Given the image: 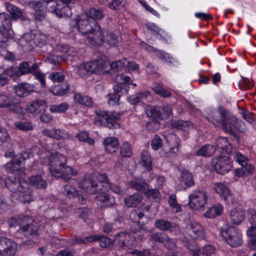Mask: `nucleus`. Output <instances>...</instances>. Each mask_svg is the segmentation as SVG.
I'll use <instances>...</instances> for the list:
<instances>
[{"mask_svg": "<svg viewBox=\"0 0 256 256\" xmlns=\"http://www.w3.org/2000/svg\"><path fill=\"white\" fill-rule=\"evenodd\" d=\"M104 16L102 10L94 8H90L87 12L78 16L72 21L71 24H75L77 30L87 38H98L97 42L100 44L104 40L101 36V29L96 20H100Z\"/></svg>", "mask_w": 256, "mask_h": 256, "instance_id": "1", "label": "nucleus"}, {"mask_svg": "<svg viewBox=\"0 0 256 256\" xmlns=\"http://www.w3.org/2000/svg\"><path fill=\"white\" fill-rule=\"evenodd\" d=\"M207 118L216 126H221L226 132L233 134L238 130L237 118L222 108L208 114Z\"/></svg>", "mask_w": 256, "mask_h": 256, "instance_id": "2", "label": "nucleus"}, {"mask_svg": "<svg viewBox=\"0 0 256 256\" xmlns=\"http://www.w3.org/2000/svg\"><path fill=\"white\" fill-rule=\"evenodd\" d=\"M97 115L94 118V124L98 126H106L110 128H116L120 126L117 120L120 118V114L116 112H106L96 110Z\"/></svg>", "mask_w": 256, "mask_h": 256, "instance_id": "3", "label": "nucleus"}, {"mask_svg": "<svg viewBox=\"0 0 256 256\" xmlns=\"http://www.w3.org/2000/svg\"><path fill=\"white\" fill-rule=\"evenodd\" d=\"M49 170L52 174L58 178H61L65 181L71 178L70 176L76 175L78 172L72 167L68 166L62 161H50Z\"/></svg>", "mask_w": 256, "mask_h": 256, "instance_id": "4", "label": "nucleus"}, {"mask_svg": "<svg viewBox=\"0 0 256 256\" xmlns=\"http://www.w3.org/2000/svg\"><path fill=\"white\" fill-rule=\"evenodd\" d=\"M216 146L221 148V155L218 158H223V160H229L232 158L235 160H248L244 155L239 152H232V146L228 142L226 138L220 136L216 142Z\"/></svg>", "mask_w": 256, "mask_h": 256, "instance_id": "5", "label": "nucleus"}, {"mask_svg": "<svg viewBox=\"0 0 256 256\" xmlns=\"http://www.w3.org/2000/svg\"><path fill=\"white\" fill-rule=\"evenodd\" d=\"M112 78L118 84L113 86L114 94L120 96L126 94L129 90V86L124 84H130V78L120 72L114 73L112 74Z\"/></svg>", "mask_w": 256, "mask_h": 256, "instance_id": "6", "label": "nucleus"}, {"mask_svg": "<svg viewBox=\"0 0 256 256\" xmlns=\"http://www.w3.org/2000/svg\"><path fill=\"white\" fill-rule=\"evenodd\" d=\"M222 237L232 247L240 246L242 240L240 230L234 226H230L227 229H222L220 231Z\"/></svg>", "mask_w": 256, "mask_h": 256, "instance_id": "7", "label": "nucleus"}, {"mask_svg": "<svg viewBox=\"0 0 256 256\" xmlns=\"http://www.w3.org/2000/svg\"><path fill=\"white\" fill-rule=\"evenodd\" d=\"M115 244L123 250H128L133 248L136 245V240L129 232H120L115 236Z\"/></svg>", "mask_w": 256, "mask_h": 256, "instance_id": "8", "label": "nucleus"}, {"mask_svg": "<svg viewBox=\"0 0 256 256\" xmlns=\"http://www.w3.org/2000/svg\"><path fill=\"white\" fill-rule=\"evenodd\" d=\"M0 108H7L10 110L18 114H24V109L15 103L12 96L6 93L0 94Z\"/></svg>", "mask_w": 256, "mask_h": 256, "instance_id": "9", "label": "nucleus"}, {"mask_svg": "<svg viewBox=\"0 0 256 256\" xmlns=\"http://www.w3.org/2000/svg\"><path fill=\"white\" fill-rule=\"evenodd\" d=\"M4 182L7 188L14 192H24L29 186L24 179H18L15 177H8L4 179Z\"/></svg>", "mask_w": 256, "mask_h": 256, "instance_id": "10", "label": "nucleus"}, {"mask_svg": "<svg viewBox=\"0 0 256 256\" xmlns=\"http://www.w3.org/2000/svg\"><path fill=\"white\" fill-rule=\"evenodd\" d=\"M156 228L162 232H168L173 235H178L180 232V226L164 219H158L154 221Z\"/></svg>", "mask_w": 256, "mask_h": 256, "instance_id": "11", "label": "nucleus"}, {"mask_svg": "<svg viewBox=\"0 0 256 256\" xmlns=\"http://www.w3.org/2000/svg\"><path fill=\"white\" fill-rule=\"evenodd\" d=\"M206 198L205 193L198 191L189 196L188 204L192 208L203 210L204 209Z\"/></svg>", "mask_w": 256, "mask_h": 256, "instance_id": "12", "label": "nucleus"}, {"mask_svg": "<svg viewBox=\"0 0 256 256\" xmlns=\"http://www.w3.org/2000/svg\"><path fill=\"white\" fill-rule=\"evenodd\" d=\"M90 74H102L108 72L110 63L106 58H100L97 60L89 62Z\"/></svg>", "mask_w": 256, "mask_h": 256, "instance_id": "13", "label": "nucleus"}, {"mask_svg": "<svg viewBox=\"0 0 256 256\" xmlns=\"http://www.w3.org/2000/svg\"><path fill=\"white\" fill-rule=\"evenodd\" d=\"M17 250L16 244L12 240L0 236V252L1 256H13Z\"/></svg>", "mask_w": 256, "mask_h": 256, "instance_id": "14", "label": "nucleus"}, {"mask_svg": "<svg viewBox=\"0 0 256 256\" xmlns=\"http://www.w3.org/2000/svg\"><path fill=\"white\" fill-rule=\"evenodd\" d=\"M140 46L142 48L146 50L149 52H153L156 56L164 63L170 64L176 61V59L171 56L162 50H156L145 42H142L140 43Z\"/></svg>", "mask_w": 256, "mask_h": 256, "instance_id": "15", "label": "nucleus"}, {"mask_svg": "<svg viewBox=\"0 0 256 256\" xmlns=\"http://www.w3.org/2000/svg\"><path fill=\"white\" fill-rule=\"evenodd\" d=\"M101 36L102 37L104 40L100 44L97 42L98 38H94L92 39L87 38L88 41L92 44L100 45L102 43L105 42L108 45L114 46L120 42L119 38L115 34L112 32H108L107 31L103 32L101 30Z\"/></svg>", "mask_w": 256, "mask_h": 256, "instance_id": "16", "label": "nucleus"}, {"mask_svg": "<svg viewBox=\"0 0 256 256\" xmlns=\"http://www.w3.org/2000/svg\"><path fill=\"white\" fill-rule=\"evenodd\" d=\"M0 33L6 38L13 36V31L11 28V21L8 16L4 13L0 14Z\"/></svg>", "mask_w": 256, "mask_h": 256, "instance_id": "17", "label": "nucleus"}, {"mask_svg": "<svg viewBox=\"0 0 256 256\" xmlns=\"http://www.w3.org/2000/svg\"><path fill=\"white\" fill-rule=\"evenodd\" d=\"M46 104L42 100H34L28 102L26 106V111L33 115H38L46 111Z\"/></svg>", "mask_w": 256, "mask_h": 256, "instance_id": "18", "label": "nucleus"}, {"mask_svg": "<svg viewBox=\"0 0 256 256\" xmlns=\"http://www.w3.org/2000/svg\"><path fill=\"white\" fill-rule=\"evenodd\" d=\"M16 234V236L24 235L26 238H36L38 236V226L34 223L24 224L20 226Z\"/></svg>", "mask_w": 256, "mask_h": 256, "instance_id": "19", "label": "nucleus"}, {"mask_svg": "<svg viewBox=\"0 0 256 256\" xmlns=\"http://www.w3.org/2000/svg\"><path fill=\"white\" fill-rule=\"evenodd\" d=\"M172 108L170 106H163L161 110L158 108H154L150 110V116L154 119H160V120L168 119L170 120L172 118Z\"/></svg>", "mask_w": 256, "mask_h": 256, "instance_id": "20", "label": "nucleus"}, {"mask_svg": "<svg viewBox=\"0 0 256 256\" xmlns=\"http://www.w3.org/2000/svg\"><path fill=\"white\" fill-rule=\"evenodd\" d=\"M80 186L86 192L90 194H94L98 192V184L96 181H94L92 178L88 176H86L84 180L79 184Z\"/></svg>", "mask_w": 256, "mask_h": 256, "instance_id": "21", "label": "nucleus"}, {"mask_svg": "<svg viewBox=\"0 0 256 256\" xmlns=\"http://www.w3.org/2000/svg\"><path fill=\"white\" fill-rule=\"evenodd\" d=\"M96 193H98L96 200L102 203V206L110 207L115 204L114 198L106 193L102 190L98 188V192Z\"/></svg>", "mask_w": 256, "mask_h": 256, "instance_id": "22", "label": "nucleus"}, {"mask_svg": "<svg viewBox=\"0 0 256 256\" xmlns=\"http://www.w3.org/2000/svg\"><path fill=\"white\" fill-rule=\"evenodd\" d=\"M14 90L18 96L24 97L28 96L34 92V86L28 83H21L15 86Z\"/></svg>", "mask_w": 256, "mask_h": 256, "instance_id": "23", "label": "nucleus"}, {"mask_svg": "<svg viewBox=\"0 0 256 256\" xmlns=\"http://www.w3.org/2000/svg\"><path fill=\"white\" fill-rule=\"evenodd\" d=\"M52 6L54 8H50V12H55L56 15L58 17L70 16L72 15L71 10L68 5L64 6L62 8L60 4L58 2H53Z\"/></svg>", "mask_w": 256, "mask_h": 256, "instance_id": "24", "label": "nucleus"}, {"mask_svg": "<svg viewBox=\"0 0 256 256\" xmlns=\"http://www.w3.org/2000/svg\"><path fill=\"white\" fill-rule=\"evenodd\" d=\"M241 167L235 170V174L238 176H242L252 174L254 170V166L248 164L247 161H238Z\"/></svg>", "mask_w": 256, "mask_h": 256, "instance_id": "25", "label": "nucleus"}, {"mask_svg": "<svg viewBox=\"0 0 256 256\" xmlns=\"http://www.w3.org/2000/svg\"><path fill=\"white\" fill-rule=\"evenodd\" d=\"M30 8L34 9L35 18L38 21H42L45 18L44 8L41 2L36 1L30 2L28 3Z\"/></svg>", "mask_w": 256, "mask_h": 256, "instance_id": "26", "label": "nucleus"}, {"mask_svg": "<svg viewBox=\"0 0 256 256\" xmlns=\"http://www.w3.org/2000/svg\"><path fill=\"white\" fill-rule=\"evenodd\" d=\"M178 170L180 173L181 182L184 183L186 186L184 190L186 188L194 186V182L192 174L188 170L185 168H179Z\"/></svg>", "mask_w": 256, "mask_h": 256, "instance_id": "27", "label": "nucleus"}, {"mask_svg": "<svg viewBox=\"0 0 256 256\" xmlns=\"http://www.w3.org/2000/svg\"><path fill=\"white\" fill-rule=\"evenodd\" d=\"M142 197L141 194L136 192L126 197L124 200V204L128 208L136 206L142 201Z\"/></svg>", "mask_w": 256, "mask_h": 256, "instance_id": "28", "label": "nucleus"}, {"mask_svg": "<svg viewBox=\"0 0 256 256\" xmlns=\"http://www.w3.org/2000/svg\"><path fill=\"white\" fill-rule=\"evenodd\" d=\"M230 216L232 223L239 224L244 220L245 213L240 208H234L231 210Z\"/></svg>", "mask_w": 256, "mask_h": 256, "instance_id": "29", "label": "nucleus"}, {"mask_svg": "<svg viewBox=\"0 0 256 256\" xmlns=\"http://www.w3.org/2000/svg\"><path fill=\"white\" fill-rule=\"evenodd\" d=\"M118 139L114 137H108L105 138L103 142L104 148L109 153L116 152L118 149Z\"/></svg>", "mask_w": 256, "mask_h": 256, "instance_id": "30", "label": "nucleus"}, {"mask_svg": "<svg viewBox=\"0 0 256 256\" xmlns=\"http://www.w3.org/2000/svg\"><path fill=\"white\" fill-rule=\"evenodd\" d=\"M190 227L192 230L190 236L192 238L198 240H202L204 238V229L200 224L198 223L191 224Z\"/></svg>", "mask_w": 256, "mask_h": 256, "instance_id": "31", "label": "nucleus"}, {"mask_svg": "<svg viewBox=\"0 0 256 256\" xmlns=\"http://www.w3.org/2000/svg\"><path fill=\"white\" fill-rule=\"evenodd\" d=\"M86 239L87 242L98 241L100 242V246L102 248H107L110 246L112 243V240L111 239L104 236H86Z\"/></svg>", "mask_w": 256, "mask_h": 256, "instance_id": "32", "label": "nucleus"}, {"mask_svg": "<svg viewBox=\"0 0 256 256\" xmlns=\"http://www.w3.org/2000/svg\"><path fill=\"white\" fill-rule=\"evenodd\" d=\"M223 210V206L222 204H217L213 205L204 214V217L208 218H212L221 214Z\"/></svg>", "mask_w": 256, "mask_h": 256, "instance_id": "33", "label": "nucleus"}, {"mask_svg": "<svg viewBox=\"0 0 256 256\" xmlns=\"http://www.w3.org/2000/svg\"><path fill=\"white\" fill-rule=\"evenodd\" d=\"M5 6L14 20L22 18V12L18 7L8 2L5 3Z\"/></svg>", "mask_w": 256, "mask_h": 256, "instance_id": "34", "label": "nucleus"}, {"mask_svg": "<svg viewBox=\"0 0 256 256\" xmlns=\"http://www.w3.org/2000/svg\"><path fill=\"white\" fill-rule=\"evenodd\" d=\"M44 132L48 136L58 140L65 139L68 138V133L63 130L56 129L46 130L44 131Z\"/></svg>", "mask_w": 256, "mask_h": 256, "instance_id": "35", "label": "nucleus"}, {"mask_svg": "<svg viewBox=\"0 0 256 256\" xmlns=\"http://www.w3.org/2000/svg\"><path fill=\"white\" fill-rule=\"evenodd\" d=\"M69 90V86L68 83L64 82L52 87L50 88V91L54 95L60 96L68 93Z\"/></svg>", "mask_w": 256, "mask_h": 256, "instance_id": "36", "label": "nucleus"}, {"mask_svg": "<svg viewBox=\"0 0 256 256\" xmlns=\"http://www.w3.org/2000/svg\"><path fill=\"white\" fill-rule=\"evenodd\" d=\"M150 93L149 91H144L138 92L134 95L127 98L128 102L132 104H136L142 100L150 96Z\"/></svg>", "mask_w": 256, "mask_h": 256, "instance_id": "37", "label": "nucleus"}, {"mask_svg": "<svg viewBox=\"0 0 256 256\" xmlns=\"http://www.w3.org/2000/svg\"><path fill=\"white\" fill-rule=\"evenodd\" d=\"M30 182L35 188L38 189L46 188L47 186L46 180L42 179L40 176H32L30 178Z\"/></svg>", "mask_w": 256, "mask_h": 256, "instance_id": "38", "label": "nucleus"}, {"mask_svg": "<svg viewBox=\"0 0 256 256\" xmlns=\"http://www.w3.org/2000/svg\"><path fill=\"white\" fill-rule=\"evenodd\" d=\"M28 186H28L27 188L24 192H20V194L19 195V200L22 203H30L34 200V196Z\"/></svg>", "mask_w": 256, "mask_h": 256, "instance_id": "39", "label": "nucleus"}, {"mask_svg": "<svg viewBox=\"0 0 256 256\" xmlns=\"http://www.w3.org/2000/svg\"><path fill=\"white\" fill-rule=\"evenodd\" d=\"M7 166L14 174H20L24 170V164L22 163V161H12L7 164Z\"/></svg>", "mask_w": 256, "mask_h": 256, "instance_id": "40", "label": "nucleus"}, {"mask_svg": "<svg viewBox=\"0 0 256 256\" xmlns=\"http://www.w3.org/2000/svg\"><path fill=\"white\" fill-rule=\"evenodd\" d=\"M216 151L215 148L210 144L205 145L198 150L196 154L198 156H210Z\"/></svg>", "mask_w": 256, "mask_h": 256, "instance_id": "41", "label": "nucleus"}, {"mask_svg": "<svg viewBox=\"0 0 256 256\" xmlns=\"http://www.w3.org/2000/svg\"><path fill=\"white\" fill-rule=\"evenodd\" d=\"M4 156L6 158H11L12 160H26L30 158L29 154L26 152L17 154H15L13 152H7L5 153Z\"/></svg>", "mask_w": 256, "mask_h": 256, "instance_id": "42", "label": "nucleus"}, {"mask_svg": "<svg viewBox=\"0 0 256 256\" xmlns=\"http://www.w3.org/2000/svg\"><path fill=\"white\" fill-rule=\"evenodd\" d=\"M74 100L75 102L88 106H90L92 105V100L91 98L88 96H82L80 94H74Z\"/></svg>", "mask_w": 256, "mask_h": 256, "instance_id": "43", "label": "nucleus"}, {"mask_svg": "<svg viewBox=\"0 0 256 256\" xmlns=\"http://www.w3.org/2000/svg\"><path fill=\"white\" fill-rule=\"evenodd\" d=\"M193 256H210L214 254V248L212 245L206 246L204 247L202 252L193 250Z\"/></svg>", "mask_w": 256, "mask_h": 256, "instance_id": "44", "label": "nucleus"}, {"mask_svg": "<svg viewBox=\"0 0 256 256\" xmlns=\"http://www.w3.org/2000/svg\"><path fill=\"white\" fill-rule=\"evenodd\" d=\"M56 50L62 52H67L68 56H74L76 54V49L72 47H70L66 44H58L56 48Z\"/></svg>", "mask_w": 256, "mask_h": 256, "instance_id": "45", "label": "nucleus"}, {"mask_svg": "<svg viewBox=\"0 0 256 256\" xmlns=\"http://www.w3.org/2000/svg\"><path fill=\"white\" fill-rule=\"evenodd\" d=\"M146 26L148 30L156 32L158 38H164L167 36V34L164 30L158 28L154 23L148 22L146 24Z\"/></svg>", "mask_w": 256, "mask_h": 256, "instance_id": "46", "label": "nucleus"}, {"mask_svg": "<svg viewBox=\"0 0 256 256\" xmlns=\"http://www.w3.org/2000/svg\"><path fill=\"white\" fill-rule=\"evenodd\" d=\"M126 58H122L119 60H116L110 64V67L111 70L118 72L124 68L126 66Z\"/></svg>", "mask_w": 256, "mask_h": 256, "instance_id": "47", "label": "nucleus"}, {"mask_svg": "<svg viewBox=\"0 0 256 256\" xmlns=\"http://www.w3.org/2000/svg\"><path fill=\"white\" fill-rule=\"evenodd\" d=\"M152 90L155 93L164 98H167L170 96V92L164 89L162 86L158 84H154L152 86Z\"/></svg>", "mask_w": 256, "mask_h": 256, "instance_id": "48", "label": "nucleus"}, {"mask_svg": "<svg viewBox=\"0 0 256 256\" xmlns=\"http://www.w3.org/2000/svg\"><path fill=\"white\" fill-rule=\"evenodd\" d=\"M214 188L215 192L219 194L220 196L222 198L225 194L230 190L228 187L224 184L221 182H218L214 184Z\"/></svg>", "mask_w": 256, "mask_h": 256, "instance_id": "49", "label": "nucleus"}, {"mask_svg": "<svg viewBox=\"0 0 256 256\" xmlns=\"http://www.w3.org/2000/svg\"><path fill=\"white\" fill-rule=\"evenodd\" d=\"M88 66H89V64L88 62H87L82 64L78 66L77 73L80 76L84 78L89 74H90V69Z\"/></svg>", "mask_w": 256, "mask_h": 256, "instance_id": "50", "label": "nucleus"}, {"mask_svg": "<svg viewBox=\"0 0 256 256\" xmlns=\"http://www.w3.org/2000/svg\"><path fill=\"white\" fill-rule=\"evenodd\" d=\"M167 234L162 232H153L150 236V240L155 242H158L162 244Z\"/></svg>", "mask_w": 256, "mask_h": 256, "instance_id": "51", "label": "nucleus"}, {"mask_svg": "<svg viewBox=\"0 0 256 256\" xmlns=\"http://www.w3.org/2000/svg\"><path fill=\"white\" fill-rule=\"evenodd\" d=\"M68 108V105L66 102H62L58 104L51 106L50 111L53 113H64Z\"/></svg>", "mask_w": 256, "mask_h": 256, "instance_id": "52", "label": "nucleus"}, {"mask_svg": "<svg viewBox=\"0 0 256 256\" xmlns=\"http://www.w3.org/2000/svg\"><path fill=\"white\" fill-rule=\"evenodd\" d=\"M14 126L18 130L22 131H28L32 130V124L28 121H21L14 124Z\"/></svg>", "mask_w": 256, "mask_h": 256, "instance_id": "53", "label": "nucleus"}, {"mask_svg": "<svg viewBox=\"0 0 256 256\" xmlns=\"http://www.w3.org/2000/svg\"><path fill=\"white\" fill-rule=\"evenodd\" d=\"M144 194L150 200L158 201L160 200V192L158 189H146Z\"/></svg>", "mask_w": 256, "mask_h": 256, "instance_id": "54", "label": "nucleus"}, {"mask_svg": "<svg viewBox=\"0 0 256 256\" xmlns=\"http://www.w3.org/2000/svg\"><path fill=\"white\" fill-rule=\"evenodd\" d=\"M176 240L181 242L184 246H186L189 250L193 251V249L192 248L191 245L189 242V238L186 237V236L182 232L181 229L180 228V233L178 235Z\"/></svg>", "mask_w": 256, "mask_h": 256, "instance_id": "55", "label": "nucleus"}, {"mask_svg": "<svg viewBox=\"0 0 256 256\" xmlns=\"http://www.w3.org/2000/svg\"><path fill=\"white\" fill-rule=\"evenodd\" d=\"M131 146L127 142H124L120 148V154L124 158H129L132 154Z\"/></svg>", "mask_w": 256, "mask_h": 256, "instance_id": "56", "label": "nucleus"}, {"mask_svg": "<svg viewBox=\"0 0 256 256\" xmlns=\"http://www.w3.org/2000/svg\"><path fill=\"white\" fill-rule=\"evenodd\" d=\"M130 186L132 188L144 193L147 188L148 185L144 182L132 180L130 182Z\"/></svg>", "mask_w": 256, "mask_h": 256, "instance_id": "57", "label": "nucleus"}, {"mask_svg": "<svg viewBox=\"0 0 256 256\" xmlns=\"http://www.w3.org/2000/svg\"><path fill=\"white\" fill-rule=\"evenodd\" d=\"M172 126L174 128L182 130H186V127H193L192 124L190 122L183 121L181 120L174 122Z\"/></svg>", "mask_w": 256, "mask_h": 256, "instance_id": "58", "label": "nucleus"}, {"mask_svg": "<svg viewBox=\"0 0 256 256\" xmlns=\"http://www.w3.org/2000/svg\"><path fill=\"white\" fill-rule=\"evenodd\" d=\"M144 216V214L139 210H132L130 214V218L132 223L140 222V220Z\"/></svg>", "mask_w": 256, "mask_h": 256, "instance_id": "59", "label": "nucleus"}, {"mask_svg": "<svg viewBox=\"0 0 256 256\" xmlns=\"http://www.w3.org/2000/svg\"><path fill=\"white\" fill-rule=\"evenodd\" d=\"M224 161H216L214 168L218 173L224 174L228 170V166H224Z\"/></svg>", "mask_w": 256, "mask_h": 256, "instance_id": "60", "label": "nucleus"}, {"mask_svg": "<svg viewBox=\"0 0 256 256\" xmlns=\"http://www.w3.org/2000/svg\"><path fill=\"white\" fill-rule=\"evenodd\" d=\"M63 192L70 198H76L78 193L74 188L70 185H66L64 186Z\"/></svg>", "mask_w": 256, "mask_h": 256, "instance_id": "61", "label": "nucleus"}, {"mask_svg": "<svg viewBox=\"0 0 256 256\" xmlns=\"http://www.w3.org/2000/svg\"><path fill=\"white\" fill-rule=\"evenodd\" d=\"M139 2L142 6V7L145 9V10L156 16V17L159 18L160 17V14L158 12H157L155 10L150 7L146 2L144 0H139Z\"/></svg>", "mask_w": 256, "mask_h": 256, "instance_id": "62", "label": "nucleus"}, {"mask_svg": "<svg viewBox=\"0 0 256 256\" xmlns=\"http://www.w3.org/2000/svg\"><path fill=\"white\" fill-rule=\"evenodd\" d=\"M76 136L80 141L86 142L90 145H93L94 144V140L92 138H90L88 134L86 132L78 134Z\"/></svg>", "mask_w": 256, "mask_h": 256, "instance_id": "63", "label": "nucleus"}, {"mask_svg": "<svg viewBox=\"0 0 256 256\" xmlns=\"http://www.w3.org/2000/svg\"><path fill=\"white\" fill-rule=\"evenodd\" d=\"M162 144L161 138L158 135H156L151 142V146L154 150H158L160 148Z\"/></svg>", "mask_w": 256, "mask_h": 256, "instance_id": "64", "label": "nucleus"}]
</instances>
